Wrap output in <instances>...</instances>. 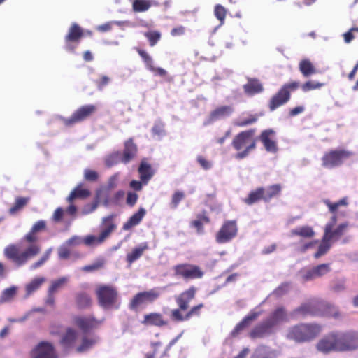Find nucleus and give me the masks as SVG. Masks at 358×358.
<instances>
[{
  "label": "nucleus",
  "mask_w": 358,
  "mask_h": 358,
  "mask_svg": "<svg viewBox=\"0 0 358 358\" xmlns=\"http://www.w3.org/2000/svg\"><path fill=\"white\" fill-rule=\"evenodd\" d=\"M46 229L47 223L45 220L36 222L21 240L22 244H26L24 248L21 249L17 244H9L3 250L4 257L17 267L24 265L40 253L41 245L36 243L38 241V234Z\"/></svg>",
  "instance_id": "f257e3e1"
},
{
  "label": "nucleus",
  "mask_w": 358,
  "mask_h": 358,
  "mask_svg": "<svg viewBox=\"0 0 358 358\" xmlns=\"http://www.w3.org/2000/svg\"><path fill=\"white\" fill-rule=\"evenodd\" d=\"M197 289L191 286L180 294L174 296L177 308L170 312V318L174 322H182L189 320L193 317H200L201 310L204 304L201 303L189 308L191 301L195 298Z\"/></svg>",
  "instance_id": "f03ea898"
},
{
  "label": "nucleus",
  "mask_w": 358,
  "mask_h": 358,
  "mask_svg": "<svg viewBox=\"0 0 358 358\" xmlns=\"http://www.w3.org/2000/svg\"><path fill=\"white\" fill-rule=\"evenodd\" d=\"M256 129H250L238 133L231 141V146L236 151L235 159L241 160L249 156L257 148Z\"/></svg>",
  "instance_id": "7ed1b4c3"
},
{
  "label": "nucleus",
  "mask_w": 358,
  "mask_h": 358,
  "mask_svg": "<svg viewBox=\"0 0 358 358\" xmlns=\"http://www.w3.org/2000/svg\"><path fill=\"white\" fill-rule=\"evenodd\" d=\"M322 331V326L317 323L302 322L290 327L286 337L298 343H307L317 338Z\"/></svg>",
  "instance_id": "20e7f679"
},
{
  "label": "nucleus",
  "mask_w": 358,
  "mask_h": 358,
  "mask_svg": "<svg viewBox=\"0 0 358 358\" xmlns=\"http://www.w3.org/2000/svg\"><path fill=\"white\" fill-rule=\"evenodd\" d=\"M96 295L99 305L105 309H118V292L117 289L110 285H101L96 289Z\"/></svg>",
  "instance_id": "39448f33"
},
{
  "label": "nucleus",
  "mask_w": 358,
  "mask_h": 358,
  "mask_svg": "<svg viewBox=\"0 0 358 358\" xmlns=\"http://www.w3.org/2000/svg\"><path fill=\"white\" fill-rule=\"evenodd\" d=\"M299 87V83L292 81L284 84L278 91L270 99L268 108L270 111H274L279 107L287 103L291 99V93L296 90Z\"/></svg>",
  "instance_id": "423d86ee"
},
{
  "label": "nucleus",
  "mask_w": 358,
  "mask_h": 358,
  "mask_svg": "<svg viewBox=\"0 0 358 358\" xmlns=\"http://www.w3.org/2000/svg\"><path fill=\"white\" fill-rule=\"evenodd\" d=\"M115 217V215L113 214L103 217L101 222L103 229L101 230L99 236H87L84 238V243L87 245H92L94 244L99 245L103 243L116 229V224L113 221Z\"/></svg>",
  "instance_id": "0eeeda50"
},
{
  "label": "nucleus",
  "mask_w": 358,
  "mask_h": 358,
  "mask_svg": "<svg viewBox=\"0 0 358 358\" xmlns=\"http://www.w3.org/2000/svg\"><path fill=\"white\" fill-rule=\"evenodd\" d=\"M161 295L159 288L155 287L148 291L140 292L136 294L129 303L131 310L138 311L141 308L148 303H152Z\"/></svg>",
  "instance_id": "6e6552de"
},
{
  "label": "nucleus",
  "mask_w": 358,
  "mask_h": 358,
  "mask_svg": "<svg viewBox=\"0 0 358 358\" xmlns=\"http://www.w3.org/2000/svg\"><path fill=\"white\" fill-rule=\"evenodd\" d=\"M353 155V152L345 149L331 150L322 157V165L324 168L332 169L341 166L343 161Z\"/></svg>",
  "instance_id": "1a4fd4ad"
},
{
  "label": "nucleus",
  "mask_w": 358,
  "mask_h": 358,
  "mask_svg": "<svg viewBox=\"0 0 358 358\" xmlns=\"http://www.w3.org/2000/svg\"><path fill=\"white\" fill-rule=\"evenodd\" d=\"M316 349L323 353L341 352L339 331H331L318 341Z\"/></svg>",
  "instance_id": "9d476101"
},
{
  "label": "nucleus",
  "mask_w": 358,
  "mask_h": 358,
  "mask_svg": "<svg viewBox=\"0 0 358 358\" xmlns=\"http://www.w3.org/2000/svg\"><path fill=\"white\" fill-rule=\"evenodd\" d=\"M173 270L175 276L185 280L201 279L204 275V271L199 266L189 263L178 264L173 266Z\"/></svg>",
  "instance_id": "9b49d317"
},
{
  "label": "nucleus",
  "mask_w": 358,
  "mask_h": 358,
  "mask_svg": "<svg viewBox=\"0 0 358 358\" xmlns=\"http://www.w3.org/2000/svg\"><path fill=\"white\" fill-rule=\"evenodd\" d=\"M322 299L313 298L302 303L299 307L295 308L292 314L296 316H320L321 315Z\"/></svg>",
  "instance_id": "f8f14e48"
},
{
  "label": "nucleus",
  "mask_w": 358,
  "mask_h": 358,
  "mask_svg": "<svg viewBox=\"0 0 358 358\" xmlns=\"http://www.w3.org/2000/svg\"><path fill=\"white\" fill-rule=\"evenodd\" d=\"M238 234V226L236 220H226L215 234L217 243L223 244L230 242Z\"/></svg>",
  "instance_id": "ddd939ff"
},
{
  "label": "nucleus",
  "mask_w": 358,
  "mask_h": 358,
  "mask_svg": "<svg viewBox=\"0 0 358 358\" xmlns=\"http://www.w3.org/2000/svg\"><path fill=\"white\" fill-rule=\"evenodd\" d=\"M72 322L83 334L99 328L103 323V320L96 318L94 315H74Z\"/></svg>",
  "instance_id": "4468645a"
},
{
  "label": "nucleus",
  "mask_w": 358,
  "mask_h": 358,
  "mask_svg": "<svg viewBox=\"0 0 358 358\" xmlns=\"http://www.w3.org/2000/svg\"><path fill=\"white\" fill-rule=\"evenodd\" d=\"M96 106L89 104L78 108L69 118H63L62 122L66 127H71L90 117L96 111Z\"/></svg>",
  "instance_id": "2eb2a0df"
},
{
  "label": "nucleus",
  "mask_w": 358,
  "mask_h": 358,
  "mask_svg": "<svg viewBox=\"0 0 358 358\" xmlns=\"http://www.w3.org/2000/svg\"><path fill=\"white\" fill-rule=\"evenodd\" d=\"M83 36V29L76 23H73L64 37L66 49L74 51Z\"/></svg>",
  "instance_id": "dca6fc26"
},
{
  "label": "nucleus",
  "mask_w": 358,
  "mask_h": 358,
  "mask_svg": "<svg viewBox=\"0 0 358 358\" xmlns=\"http://www.w3.org/2000/svg\"><path fill=\"white\" fill-rule=\"evenodd\" d=\"M341 352L358 349V331H339Z\"/></svg>",
  "instance_id": "f3484780"
},
{
  "label": "nucleus",
  "mask_w": 358,
  "mask_h": 358,
  "mask_svg": "<svg viewBox=\"0 0 358 358\" xmlns=\"http://www.w3.org/2000/svg\"><path fill=\"white\" fill-rule=\"evenodd\" d=\"M31 358H58L54 346L47 341H41L30 352Z\"/></svg>",
  "instance_id": "a211bd4d"
},
{
  "label": "nucleus",
  "mask_w": 358,
  "mask_h": 358,
  "mask_svg": "<svg viewBox=\"0 0 358 358\" xmlns=\"http://www.w3.org/2000/svg\"><path fill=\"white\" fill-rule=\"evenodd\" d=\"M268 152L276 153L278 150L275 131L271 129L263 130L257 138Z\"/></svg>",
  "instance_id": "6ab92c4d"
},
{
  "label": "nucleus",
  "mask_w": 358,
  "mask_h": 358,
  "mask_svg": "<svg viewBox=\"0 0 358 358\" xmlns=\"http://www.w3.org/2000/svg\"><path fill=\"white\" fill-rule=\"evenodd\" d=\"M347 227V223H342L340 224L335 229H333L334 224H327L324 227L323 236L330 242L332 241H336L343 235Z\"/></svg>",
  "instance_id": "aec40b11"
},
{
  "label": "nucleus",
  "mask_w": 358,
  "mask_h": 358,
  "mask_svg": "<svg viewBox=\"0 0 358 358\" xmlns=\"http://www.w3.org/2000/svg\"><path fill=\"white\" fill-rule=\"evenodd\" d=\"M78 331L73 327H67L60 338V344L65 348L70 349L75 346L78 338Z\"/></svg>",
  "instance_id": "412c9836"
},
{
  "label": "nucleus",
  "mask_w": 358,
  "mask_h": 358,
  "mask_svg": "<svg viewBox=\"0 0 358 358\" xmlns=\"http://www.w3.org/2000/svg\"><path fill=\"white\" fill-rule=\"evenodd\" d=\"M259 315L260 313L259 312H250L235 326L231 332V336L234 338L237 337L243 331L247 329L250 325L251 322L255 320Z\"/></svg>",
  "instance_id": "4be33fe9"
},
{
  "label": "nucleus",
  "mask_w": 358,
  "mask_h": 358,
  "mask_svg": "<svg viewBox=\"0 0 358 358\" xmlns=\"http://www.w3.org/2000/svg\"><path fill=\"white\" fill-rule=\"evenodd\" d=\"M141 323L145 326L162 327L168 324V321L159 313H150L143 316Z\"/></svg>",
  "instance_id": "5701e85b"
},
{
  "label": "nucleus",
  "mask_w": 358,
  "mask_h": 358,
  "mask_svg": "<svg viewBox=\"0 0 358 358\" xmlns=\"http://www.w3.org/2000/svg\"><path fill=\"white\" fill-rule=\"evenodd\" d=\"M137 151V146L134 143L133 139L131 138L127 140L124 142L123 153L121 154V162L123 164L129 163L136 157Z\"/></svg>",
  "instance_id": "b1692460"
},
{
  "label": "nucleus",
  "mask_w": 358,
  "mask_h": 358,
  "mask_svg": "<svg viewBox=\"0 0 358 358\" xmlns=\"http://www.w3.org/2000/svg\"><path fill=\"white\" fill-rule=\"evenodd\" d=\"M331 271L330 264H322L308 270L303 275L304 280L308 281L317 278L322 277Z\"/></svg>",
  "instance_id": "393cba45"
},
{
  "label": "nucleus",
  "mask_w": 358,
  "mask_h": 358,
  "mask_svg": "<svg viewBox=\"0 0 358 358\" xmlns=\"http://www.w3.org/2000/svg\"><path fill=\"white\" fill-rule=\"evenodd\" d=\"M272 328V324L265 320L250 331L249 336L252 339L263 338L271 333Z\"/></svg>",
  "instance_id": "a878e982"
},
{
  "label": "nucleus",
  "mask_w": 358,
  "mask_h": 358,
  "mask_svg": "<svg viewBox=\"0 0 358 358\" xmlns=\"http://www.w3.org/2000/svg\"><path fill=\"white\" fill-rule=\"evenodd\" d=\"M149 249L147 242H144L134 248L130 252L126 255V261L130 266L134 262L142 257L144 252Z\"/></svg>",
  "instance_id": "bb28decb"
},
{
  "label": "nucleus",
  "mask_w": 358,
  "mask_h": 358,
  "mask_svg": "<svg viewBox=\"0 0 358 358\" xmlns=\"http://www.w3.org/2000/svg\"><path fill=\"white\" fill-rule=\"evenodd\" d=\"M138 172L140 179L144 185L148 183L155 173L152 166L145 160L141 161L138 169Z\"/></svg>",
  "instance_id": "cd10ccee"
},
{
  "label": "nucleus",
  "mask_w": 358,
  "mask_h": 358,
  "mask_svg": "<svg viewBox=\"0 0 358 358\" xmlns=\"http://www.w3.org/2000/svg\"><path fill=\"white\" fill-rule=\"evenodd\" d=\"M244 92L248 95H254L262 92L264 87L257 78H248V82L243 85Z\"/></svg>",
  "instance_id": "c85d7f7f"
},
{
  "label": "nucleus",
  "mask_w": 358,
  "mask_h": 358,
  "mask_svg": "<svg viewBox=\"0 0 358 358\" xmlns=\"http://www.w3.org/2000/svg\"><path fill=\"white\" fill-rule=\"evenodd\" d=\"M264 187H257L254 190H252L248 195L247 197L243 199V202L248 205L251 206L254 203H256L261 200H263L264 201Z\"/></svg>",
  "instance_id": "c756f323"
},
{
  "label": "nucleus",
  "mask_w": 358,
  "mask_h": 358,
  "mask_svg": "<svg viewBox=\"0 0 358 358\" xmlns=\"http://www.w3.org/2000/svg\"><path fill=\"white\" fill-rule=\"evenodd\" d=\"M146 214V210L143 208H140L124 224L122 229L129 230L131 227L138 225Z\"/></svg>",
  "instance_id": "7c9ffc66"
},
{
  "label": "nucleus",
  "mask_w": 358,
  "mask_h": 358,
  "mask_svg": "<svg viewBox=\"0 0 358 358\" xmlns=\"http://www.w3.org/2000/svg\"><path fill=\"white\" fill-rule=\"evenodd\" d=\"M320 312L321 315L320 316L331 317L334 318H338L340 316V313L337 307L322 299Z\"/></svg>",
  "instance_id": "2f4dec72"
},
{
  "label": "nucleus",
  "mask_w": 358,
  "mask_h": 358,
  "mask_svg": "<svg viewBox=\"0 0 358 358\" xmlns=\"http://www.w3.org/2000/svg\"><path fill=\"white\" fill-rule=\"evenodd\" d=\"M286 320L287 313L285 309L282 307L276 308L266 319V320L272 324L273 327Z\"/></svg>",
  "instance_id": "473e14b6"
},
{
  "label": "nucleus",
  "mask_w": 358,
  "mask_h": 358,
  "mask_svg": "<svg viewBox=\"0 0 358 358\" xmlns=\"http://www.w3.org/2000/svg\"><path fill=\"white\" fill-rule=\"evenodd\" d=\"M76 302L78 309H87L92 305L90 295L86 292H80L76 294Z\"/></svg>",
  "instance_id": "72a5a7b5"
},
{
  "label": "nucleus",
  "mask_w": 358,
  "mask_h": 358,
  "mask_svg": "<svg viewBox=\"0 0 358 358\" xmlns=\"http://www.w3.org/2000/svg\"><path fill=\"white\" fill-rule=\"evenodd\" d=\"M90 195V190L83 188V185L79 184L67 197V201L72 203L76 199H84L87 198Z\"/></svg>",
  "instance_id": "f704fd0d"
},
{
  "label": "nucleus",
  "mask_w": 358,
  "mask_h": 358,
  "mask_svg": "<svg viewBox=\"0 0 358 358\" xmlns=\"http://www.w3.org/2000/svg\"><path fill=\"white\" fill-rule=\"evenodd\" d=\"M232 112L233 109L229 106H220L210 113V118L213 121L217 120L230 115Z\"/></svg>",
  "instance_id": "c9c22d12"
},
{
  "label": "nucleus",
  "mask_w": 358,
  "mask_h": 358,
  "mask_svg": "<svg viewBox=\"0 0 358 358\" xmlns=\"http://www.w3.org/2000/svg\"><path fill=\"white\" fill-rule=\"evenodd\" d=\"M299 69L304 77H309L310 76L317 73L315 67L308 59H303L301 60L299 64Z\"/></svg>",
  "instance_id": "e433bc0d"
},
{
  "label": "nucleus",
  "mask_w": 358,
  "mask_h": 358,
  "mask_svg": "<svg viewBox=\"0 0 358 358\" xmlns=\"http://www.w3.org/2000/svg\"><path fill=\"white\" fill-rule=\"evenodd\" d=\"M210 220L204 210L202 213L196 215V219L192 221L191 225L195 227L199 233L203 231V225L210 223Z\"/></svg>",
  "instance_id": "4c0bfd02"
},
{
  "label": "nucleus",
  "mask_w": 358,
  "mask_h": 358,
  "mask_svg": "<svg viewBox=\"0 0 358 358\" xmlns=\"http://www.w3.org/2000/svg\"><path fill=\"white\" fill-rule=\"evenodd\" d=\"M29 201V197H16L13 205L8 210L9 214L12 215H15L19 211L22 210L28 204Z\"/></svg>",
  "instance_id": "58836bf2"
},
{
  "label": "nucleus",
  "mask_w": 358,
  "mask_h": 358,
  "mask_svg": "<svg viewBox=\"0 0 358 358\" xmlns=\"http://www.w3.org/2000/svg\"><path fill=\"white\" fill-rule=\"evenodd\" d=\"M282 186L280 184H275L268 186L267 188L264 187V201L269 202L273 198L280 194Z\"/></svg>",
  "instance_id": "ea45409f"
},
{
  "label": "nucleus",
  "mask_w": 358,
  "mask_h": 358,
  "mask_svg": "<svg viewBox=\"0 0 358 358\" xmlns=\"http://www.w3.org/2000/svg\"><path fill=\"white\" fill-rule=\"evenodd\" d=\"M292 236H301L303 238H310L315 236V231L311 227L303 226L291 231Z\"/></svg>",
  "instance_id": "a19ab883"
},
{
  "label": "nucleus",
  "mask_w": 358,
  "mask_h": 358,
  "mask_svg": "<svg viewBox=\"0 0 358 358\" xmlns=\"http://www.w3.org/2000/svg\"><path fill=\"white\" fill-rule=\"evenodd\" d=\"M152 6L150 0H134L132 9L135 13H143L147 11Z\"/></svg>",
  "instance_id": "79ce46f5"
},
{
  "label": "nucleus",
  "mask_w": 358,
  "mask_h": 358,
  "mask_svg": "<svg viewBox=\"0 0 358 358\" xmlns=\"http://www.w3.org/2000/svg\"><path fill=\"white\" fill-rule=\"evenodd\" d=\"M45 282L44 277L34 278L29 283L26 285L27 294L30 295L35 291L39 289L43 282Z\"/></svg>",
  "instance_id": "37998d69"
},
{
  "label": "nucleus",
  "mask_w": 358,
  "mask_h": 358,
  "mask_svg": "<svg viewBox=\"0 0 358 358\" xmlns=\"http://www.w3.org/2000/svg\"><path fill=\"white\" fill-rule=\"evenodd\" d=\"M95 343L96 340L94 338L83 336L81 343L76 348V352L78 353L84 352L91 348Z\"/></svg>",
  "instance_id": "c03bdc74"
},
{
  "label": "nucleus",
  "mask_w": 358,
  "mask_h": 358,
  "mask_svg": "<svg viewBox=\"0 0 358 358\" xmlns=\"http://www.w3.org/2000/svg\"><path fill=\"white\" fill-rule=\"evenodd\" d=\"M227 10L221 4H216L214 7V15L219 20L220 26L225 22Z\"/></svg>",
  "instance_id": "a18cd8bd"
},
{
  "label": "nucleus",
  "mask_w": 358,
  "mask_h": 358,
  "mask_svg": "<svg viewBox=\"0 0 358 358\" xmlns=\"http://www.w3.org/2000/svg\"><path fill=\"white\" fill-rule=\"evenodd\" d=\"M258 120L257 114L250 115L248 117L236 120L234 122V125L238 127H244L255 123Z\"/></svg>",
  "instance_id": "49530a36"
},
{
  "label": "nucleus",
  "mask_w": 358,
  "mask_h": 358,
  "mask_svg": "<svg viewBox=\"0 0 358 358\" xmlns=\"http://www.w3.org/2000/svg\"><path fill=\"white\" fill-rule=\"evenodd\" d=\"M331 246V242L322 236L321 243L318 247L317 251L315 253L314 257L318 259L322 255H325Z\"/></svg>",
  "instance_id": "de8ad7c7"
},
{
  "label": "nucleus",
  "mask_w": 358,
  "mask_h": 358,
  "mask_svg": "<svg viewBox=\"0 0 358 358\" xmlns=\"http://www.w3.org/2000/svg\"><path fill=\"white\" fill-rule=\"evenodd\" d=\"M324 202L328 207L329 210L334 214L337 212L338 209L341 206H346L348 205L347 199L345 198H343L335 203H332L329 200H325Z\"/></svg>",
  "instance_id": "09e8293b"
},
{
  "label": "nucleus",
  "mask_w": 358,
  "mask_h": 358,
  "mask_svg": "<svg viewBox=\"0 0 358 358\" xmlns=\"http://www.w3.org/2000/svg\"><path fill=\"white\" fill-rule=\"evenodd\" d=\"M68 281L66 277H62L52 282L51 285L48 288V292L55 294L61 289Z\"/></svg>",
  "instance_id": "8fccbe9b"
},
{
  "label": "nucleus",
  "mask_w": 358,
  "mask_h": 358,
  "mask_svg": "<svg viewBox=\"0 0 358 358\" xmlns=\"http://www.w3.org/2000/svg\"><path fill=\"white\" fill-rule=\"evenodd\" d=\"M136 50L143 59L146 68L148 70L152 69V66H154V62L152 57L144 50L137 48Z\"/></svg>",
  "instance_id": "3c124183"
},
{
  "label": "nucleus",
  "mask_w": 358,
  "mask_h": 358,
  "mask_svg": "<svg viewBox=\"0 0 358 358\" xmlns=\"http://www.w3.org/2000/svg\"><path fill=\"white\" fill-rule=\"evenodd\" d=\"M185 197V194L183 192L180 190L176 191L171 196V200L170 203L171 208L173 209H176L178 206L180 202L182 200H183Z\"/></svg>",
  "instance_id": "603ef678"
},
{
  "label": "nucleus",
  "mask_w": 358,
  "mask_h": 358,
  "mask_svg": "<svg viewBox=\"0 0 358 358\" xmlns=\"http://www.w3.org/2000/svg\"><path fill=\"white\" fill-rule=\"evenodd\" d=\"M52 252V248H48L45 251L41 257L36 262H35L31 266V269L35 270L42 266L49 259Z\"/></svg>",
  "instance_id": "864d4df0"
},
{
  "label": "nucleus",
  "mask_w": 358,
  "mask_h": 358,
  "mask_svg": "<svg viewBox=\"0 0 358 358\" xmlns=\"http://www.w3.org/2000/svg\"><path fill=\"white\" fill-rule=\"evenodd\" d=\"M121 153L120 152H115L109 155L105 160V163L107 166L111 167L119 162H121Z\"/></svg>",
  "instance_id": "5fc2aeb1"
},
{
  "label": "nucleus",
  "mask_w": 358,
  "mask_h": 358,
  "mask_svg": "<svg viewBox=\"0 0 358 358\" xmlns=\"http://www.w3.org/2000/svg\"><path fill=\"white\" fill-rule=\"evenodd\" d=\"M144 36L148 38L150 46H154L161 38V34L157 31L145 32Z\"/></svg>",
  "instance_id": "6e6d98bb"
},
{
  "label": "nucleus",
  "mask_w": 358,
  "mask_h": 358,
  "mask_svg": "<svg viewBox=\"0 0 358 358\" xmlns=\"http://www.w3.org/2000/svg\"><path fill=\"white\" fill-rule=\"evenodd\" d=\"M323 85V83L319 82L308 80L305 83H303L301 87L303 92H307L310 90L319 89Z\"/></svg>",
  "instance_id": "4d7b16f0"
},
{
  "label": "nucleus",
  "mask_w": 358,
  "mask_h": 358,
  "mask_svg": "<svg viewBox=\"0 0 358 358\" xmlns=\"http://www.w3.org/2000/svg\"><path fill=\"white\" fill-rule=\"evenodd\" d=\"M84 178L87 181L95 182L99 178V174L96 171L87 169L85 170Z\"/></svg>",
  "instance_id": "13d9d810"
},
{
  "label": "nucleus",
  "mask_w": 358,
  "mask_h": 358,
  "mask_svg": "<svg viewBox=\"0 0 358 358\" xmlns=\"http://www.w3.org/2000/svg\"><path fill=\"white\" fill-rule=\"evenodd\" d=\"M16 294V288L14 287L6 289L1 296V300L6 301L10 300Z\"/></svg>",
  "instance_id": "bf43d9fd"
},
{
  "label": "nucleus",
  "mask_w": 358,
  "mask_h": 358,
  "mask_svg": "<svg viewBox=\"0 0 358 358\" xmlns=\"http://www.w3.org/2000/svg\"><path fill=\"white\" fill-rule=\"evenodd\" d=\"M104 265V261L103 259L98 260L95 263L85 266L83 268V271L86 272H91L96 270H98L101 268H102Z\"/></svg>",
  "instance_id": "052dcab7"
},
{
  "label": "nucleus",
  "mask_w": 358,
  "mask_h": 358,
  "mask_svg": "<svg viewBox=\"0 0 358 358\" xmlns=\"http://www.w3.org/2000/svg\"><path fill=\"white\" fill-rule=\"evenodd\" d=\"M110 80V78L108 76L102 75L98 80H95V84L98 89L101 90L109 83Z\"/></svg>",
  "instance_id": "680f3d73"
},
{
  "label": "nucleus",
  "mask_w": 358,
  "mask_h": 358,
  "mask_svg": "<svg viewBox=\"0 0 358 358\" xmlns=\"http://www.w3.org/2000/svg\"><path fill=\"white\" fill-rule=\"evenodd\" d=\"M354 32H358V27H352L343 34L345 43H350L355 38Z\"/></svg>",
  "instance_id": "e2e57ef3"
},
{
  "label": "nucleus",
  "mask_w": 358,
  "mask_h": 358,
  "mask_svg": "<svg viewBox=\"0 0 358 358\" xmlns=\"http://www.w3.org/2000/svg\"><path fill=\"white\" fill-rule=\"evenodd\" d=\"M196 160L204 170H208L212 167V163L201 155H199Z\"/></svg>",
  "instance_id": "0e129e2a"
},
{
  "label": "nucleus",
  "mask_w": 358,
  "mask_h": 358,
  "mask_svg": "<svg viewBox=\"0 0 358 358\" xmlns=\"http://www.w3.org/2000/svg\"><path fill=\"white\" fill-rule=\"evenodd\" d=\"M113 24H119L120 23L118 22H106L105 24L99 25L96 27V30L100 31V32H107V31H110L112 29Z\"/></svg>",
  "instance_id": "69168bd1"
},
{
  "label": "nucleus",
  "mask_w": 358,
  "mask_h": 358,
  "mask_svg": "<svg viewBox=\"0 0 358 358\" xmlns=\"http://www.w3.org/2000/svg\"><path fill=\"white\" fill-rule=\"evenodd\" d=\"M97 206H98L97 202H93L92 203H88L83 207V208L82 210V213L83 215L90 214L96 210V208H97Z\"/></svg>",
  "instance_id": "338daca9"
},
{
  "label": "nucleus",
  "mask_w": 358,
  "mask_h": 358,
  "mask_svg": "<svg viewBox=\"0 0 358 358\" xmlns=\"http://www.w3.org/2000/svg\"><path fill=\"white\" fill-rule=\"evenodd\" d=\"M138 194L134 192H129L127 196L126 202L129 206H133L138 200Z\"/></svg>",
  "instance_id": "774afa93"
}]
</instances>
